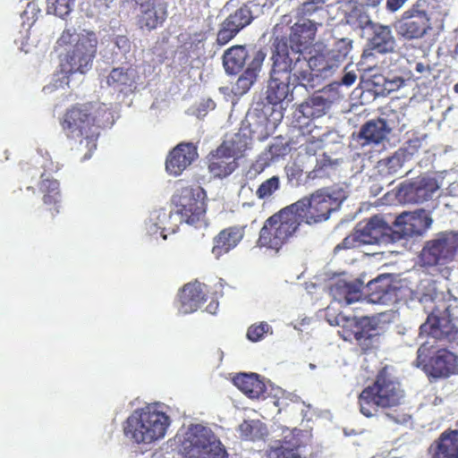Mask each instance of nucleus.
Masks as SVG:
<instances>
[{
  "label": "nucleus",
  "instance_id": "nucleus-62",
  "mask_svg": "<svg viewBox=\"0 0 458 458\" xmlns=\"http://www.w3.org/2000/svg\"><path fill=\"white\" fill-rule=\"evenodd\" d=\"M318 3H325L326 0H316Z\"/></svg>",
  "mask_w": 458,
  "mask_h": 458
},
{
  "label": "nucleus",
  "instance_id": "nucleus-19",
  "mask_svg": "<svg viewBox=\"0 0 458 458\" xmlns=\"http://www.w3.org/2000/svg\"><path fill=\"white\" fill-rule=\"evenodd\" d=\"M199 157L198 148L191 142H181L169 151L165 158V171L179 176Z\"/></svg>",
  "mask_w": 458,
  "mask_h": 458
},
{
  "label": "nucleus",
  "instance_id": "nucleus-26",
  "mask_svg": "<svg viewBox=\"0 0 458 458\" xmlns=\"http://www.w3.org/2000/svg\"><path fill=\"white\" fill-rule=\"evenodd\" d=\"M145 443L163 438L170 425V418L150 404L145 407Z\"/></svg>",
  "mask_w": 458,
  "mask_h": 458
},
{
  "label": "nucleus",
  "instance_id": "nucleus-58",
  "mask_svg": "<svg viewBox=\"0 0 458 458\" xmlns=\"http://www.w3.org/2000/svg\"><path fill=\"white\" fill-rule=\"evenodd\" d=\"M360 4L366 6H377L382 0H356Z\"/></svg>",
  "mask_w": 458,
  "mask_h": 458
},
{
  "label": "nucleus",
  "instance_id": "nucleus-11",
  "mask_svg": "<svg viewBox=\"0 0 458 458\" xmlns=\"http://www.w3.org/2000/svg\"><path fill=\"white\" fill-rule=\"evenodd\" d=\"M394 28L397 36L404 40L423 38L432 29L428 2L417 0L395 21Z\"/></svg>",
  "mask_w": 458,
  "mask_h": 458
},
{
  "label": "nucleus",
  "instance_id": "nucleus-48",
  "mask_svg": "<svg viewBox=\"0 0 458 458\" xmlns=\"http://www.w3.org/2000/svg\"><path fill=\"white\" fill-rule=\"evenodd\" d=\"M47 3L52 5L55 15L64 18L72 12L73 0H47Z\"/></svg>",
  "mask_w": 458,
  "mask_h": 458
},
{
  "label": "nucleus",
  "instance_id": "nucleus-39",
  "mask_svg": "<svg viewBox=\"0 0 458 458\" xmlns=\"http://www.w3.org/2000/svg\"><path fill=\"white\" fill-rule=\"evenodd\" d=\"M250 139L244 133H234L230 139L224 140L220 146L233 157L242 155L249 147Z\"/></svg>",
  "mask_w": 458,
  "mask_h": 458
},
{
  "label": "nucleus",
  "instance_id": "nucleus-41",
  "mask_svg": "<svg viewBox=\"0 0 458 458\" xmlns=\"http://www.w3.org/2000/svg\"><path fill=\"white\" fill-rule=\"evenodd\" d=\"M283 434V438L281 440L276 441L270 447L294 450L295 452H298L299 449L303 445L301 439L303 431L301 429L295 428L292 430L284 431Z\"/></svg>",
  "mask_w": 458,
  "mask_h": 458
},
{
  "label": "nucleus",
  "instance_id": "nucleus-43",
  "mask_svg": "<svg viewBox=\"0 0 458 458\" xmlns=\"http://www.w3.org/2000/svg\"><path fill=\"white\" fill-rule=\"evenodd\" d=\"M280 185L279 176L274 175L262 182L255 194L259 199H268L280 189Z\"/></svg>",
  "mask_w": 458,
  "mask_h": 458
},
{
  "label": "nucleus",
  "instance_id": "nucleus-8",
  "mask_svg": "<svg viewBox=\"0 0 458 458\" xmlns=\"http://www.w3.org/2000/svg\"><path fill=\"white\" fill-rule=\"evenodd\" d=\"M181 451L185 458H227L226 450L216 434L200 424L188 428Z\"/></svg>",
  "mask_w": 458,
  "mask_h": 458
},
{
  "label": "nucleus",
  "instance_id": "nucleus-18",
  "mask_svg": "<svg viewBox=\"0 0 458 458\" xmlns=\"http://www.w3.org/2000/svg\"><path fill=\"white\" fill-rule=\"evenodd\" d=\"M254 17L250 8L242 4L229 14L219 25L216 33V43L225 46L230 42L245 27L250 25Z\"/></svg>",
  "mask_w": 458,
  "mask_h": 458
},
{
  "label": "nucleus",
  "instance_id": "nucleus-28",
  "mask_svg": "<svg viewBox=\"0 0 458 458\" xmlns=\"http://www.w3.org/2000/svg\"><path fill=\"white\" fill-rule=\"evenodd\" d=\"M207 159L208 169L215 177L225 178L237 168L235 157L223 149L221 146L211 151Z\"/></svg>",
  "mask_w": 458,
  "mask_h": 458
},
{
  "label": "nucleus",
  "instance_id": "nucleus-2",
  "mask_svg": "<svg viewBox=\"0 0 458 458\" xmlns=\"http://www.w3.org/2000/svg\"><path fill=\"white\" fill-rule=\"evenodd\" d=\"M352 48V40L347 38L336 40L330 49L322 43H316L314 50L309 52L308 59L300 55L293 59L294 74L306 84V89H314L317 76H331L346 60Z\"/></svg>",
  "mask_w": 458,
  "mask_h": 458
},
{
  "label": "nucleus",
  "instance_id": "nucleus-44",
  "mask_svg": "<svg viewBox=\"0 0 458 458\" xmlns=\"http://www.w3.org/2000/svg\"><path fill=\"white\" fill-rule=\"evenodd\" d=\"M260 423L255 420H243L239 426V432L244 440L255 441L260 435Z\"/></svg>",
  "mask_w": 458,
  "mask_h": 458
},
{
  "label": "nucleus",
  "instance_id": "nucleus-23",
  "mask_svg": "<svg viewBox=\"0 0 458 458\" xmlns=\"http://www.w3.org/2000/svg\"><path fill=\"white\" fill-rule=\"evenodd\" d=\"M246 225H232L221 230L213 238L211 253L216 259H220L225 254L236 248L245 235Z\"/></svg>",
  "mask_w": 458,
  "mask_h": 458
},
{
  "label": "nucleus",
  "instance_id": "nucleus-59",
  "mask_svg": "<svg viewBox=\"0 0 458 458\" xmlns=\"http://www.w3.org/2000/svg\"><path fill=\"white\" fill-rule=\"evenodd\" d=\"M215 106H216V104L212 99L208 98L206 100L205 107L209 108V109H214Z\"/></svg>",
  "mask_w": 458,
  "mask_h": 458
},
{
  "label": "nucleus",
  "instance_id": "nucleus-13",
  "mask_svg": "<svg viewBox=\"0 0 458 458\" xmlns=\"http://www.w3.org/2000/svg\"><path fill=\"white\" fill-rule=\"evenodd\" d=\"M391 232L392 228L382 217L374 216L365 223H359L352 233L335 247L334 251L337 253L342 250L386 242Z\"/></svg>",
  "mask_w": 458,
  "mask_h": 458
},
{
  "label": "nucleus",
  "instance_id": "nucleus-31",
  "mask_svg": "<svg viewBox=\"0 0 458 458\" xmlns=\"http://www.w3.org/2000/svg\"><path fill=\"white\" fill-rule=\"evenodd\" d=\"M369 296L374 302H386L396 298L399 289L393 284L389 275H380L367 284Z\"/></svg>",
  "mask_w": 458,
  "mask_h": 458
},
{
  "label": "nucleus",
  "instance_id": "nucleus-1",
  "mask_svg": "<svg viewBox=\"0 0 458 458\" xmlns=\"http://www.w3.org/2000/svg\"><path fill=\"white\" fill-rule=\"evenodd\" d=\"M111 112L104 104L87 102L77 103L66 109L60 118L61 128L66 138L79 140L84 145L82 160L91 157L97 148L99 129L108 123Z\"/></svg>",
  "mask_w": 458,
  "mask_h": 458
},
{
  "label": "nucleus",
  "instance_id": "nucleus-10",
  "mask_svg": "<svg viewBox=\"0 0 458 458\" xmlns=\"http://www.w3.org/2000/svg\"><path fill=\"white\" fill-rule=\"evenodd\" d=\"M327 104L326 98L321 96L310 98L305 102L301 103L298 108V120L301 117L308 119V122L300 124L302 131L305 150L309 154H315L318 148H320L323 144L326 133L321 128L318 127L314 119L321 117L326 114Z\"/></svg>",
  "mask_w": 458,
  "mask_h": 458
},
{
  "label": "nucleus",
  "instance_id": "nucleus-63",
  "mask_svg": "<svg viewBox=\"0 0 458 458\" xmlns=\"http://www.w3.org/2000/svg\"><path fill=\"white\" fill-rule=\"evenodd\" d=\"M28 190H32L34 191V189L32 187H28Z\"/></svg>",
  "mask_w": 458,
  "mask_h": 458
},
{
  "label": "nucleus",
  "instance_id": "nucleus-14",
  "mask_svg": "<svg viewBox=\"0 0 458 458\" xmlns=\"http://www.w3.org/2000/svg\"><path fill=\"white\" fill-rule=\"evenodd\" d=\"M458 250V233L441 232L425 242L419 255L423 267L445 266L451 263Z\"/></svg>",
  "mask_w": 458,
  "mask_h": 458
},
{
  "label": "nucleus",
  "instance_id": "nucleus-64",
  "mask_svg": "<svg viewBox=\"0 0 458 458\" xmlns=\"http://www.w3.org/2000/svg\"><path fill=\"white\" fill-rule=\"evenodd\" d=\"M456 426H458V421L456 422Z\"/></svg>",
  "mask_w": 458,
  "mask_h": 458
},
{
  "label": "nucleus",
  "instance_id": "nucleus-56",
  "mask_svg": "<svg viewBox=\"0 0 458 458\" xmlns=\"http://www.w3.org/2000/svg\"><path fill=\"white\" fill-rule=\"evenodd\" d=\"M408 0H386V8L391 12L398 11Z\"/></svg>",
  "mask_w": 458,
  "mask_h": 458
},
{
  "label": "nucleus",
  "instance_id": "nucleus-16",
  "mask_svg": "<svg viewBox=\"0 0 458 458\" xmlns=\"http://www.w3.org/2000/svg\"><path fill=\"white\" fill-rule=\"evenodd\" d=\"M318 25L317 22L310 19L298 21L290 28L287 38H276L274 42L284 39L288 46L291 60H296L299 55L304 56L303 53L310 47H312L311 50H314Z\"/></svg>",
  "mask_w": 458,
  "mask_h": 458
},
{
  "label": "nucleus",
  "instance_id": "nucleus-30",
  "mask_svg": "<svg viewBox=\"0 0 458 458\" xmlns=\"http://www.w3.org/2000/svg\"><path fill=\"white\" fill-rule=\"evenodd\" d=\"M139 78L137 71L131 66L114 68L106 77L108 87L121 93L131 92L136 88Z\"/></svg>",
  "mask_w": 458,
  "mask_h": 458
},
{
  "label": "nucleus",
  "instance_id": "nucleus-52",
  "mask_svg": "<svg viewBox=\"0 0 458 458\" xmlns=\"http://www.w3.org/2000/svg\"><path fill=\"white\" fill-rule=\"evenodd\" d=\"M348 69H349V65H346L344 70V75L342 76L340 81H335V84H336L337 86H345V87H351L352 85L354 84V82L357 80L356 71H354V70L349 71Z\"/></svg>",
  "mask_w": 458,
  "mask_h": 458
},
{
  "label": "nucleus",
  "instance_id": "nucleus-47",
  "mask_svg": "<svg viewBox=\"0 0 458 458\" xmlns=\"http://www.w3.org/2000/svg\"><path fill=\"white\" fill-rule=\"evenodd\" d=\"M284 173L288 184L291 186H299L302 180L303 169L301 165L296 162L288 163L284 166Z\"/></svg>",
  "mask_w": 458,
  "mask_h": 458
},
{
  "label": "nucleus",
  "instance_id": "nucleus-36",
  "mask_svg": "<svg viewBox=\"0 0 458 458\" xmlns=\"http://www.w3.org/2000/svg\"><path fill=\"white\" fill-rule=\"evenodd\" d=\"M334 300L345 305L358 301L361 297L360 289L352 284L338 281L330 287Z\"/></svg>",
  "mask_w": 458,
  "mask_h": 458
},
{
  "label": "nucleus",
  "instance_id": "nucleus-24",
  "mask_svg": "<svg viewBox=\"0 0 458 458\" xmlns=\"http://www.w3.org/2000/svg\"><path fill=\"white\" fill-rule=\"evenodd\" d=\"M205 284L199 282L188 283L178 293L179 310L182 314H191L198 310L207 301Z\"/></svg>",
  "mask_w": 458,
  "mask_h": 458
},
{
  "label": "nucleus",
  "instance_id": "nucleus-38",
  "mask_svg": "<svg viewBox=\"0 0 458 458\" xmlns=\"http://www.w3.org/2000/svg\"><path fill=\"white\" fill-rule=\"evenodd\" d=\"M166 17L165 7L155 0H148L145 3V26L155 29L161 24Z\"/></svg>",
  "mask_w": 458,
  "mask_h": 458
},
{
  "label": "nucleus",
  "instance_id": "nucleus-35",
  "mask_svg": "<svg viewBox=\"0 0 458 458\" xmlns=\"http://www.w3.org/2000/svg\"><path fill=\"white\" fill-rule=\"evenodd\" d=\"M290 150L289 144L284 142L283 139H276L266 149L262 155L259 157L253 167L256 171L261 172L269 165L270 161L284 157Z\"/></svg>",
  "mask_w": 458,
  "mask_h": 458
},
{
  "label": "nucleus",
  "instance_id": "nucleus-49",
  "mask_svg": "<svg viewBox=\"0 0 458 458\" xmlns=\"http://www.w3.org/2000/svg\"><path fill=\"white\" fill-rule=\"evenodd\" d=\"M405 84V81L401 76H387L384 78L383 87L384 90L388 93L396 91Z\"/></svg>",
  "mask_w": 458,
  "mask_h": 458
},
{
  "label": "nucleus",
  "instance_id": "nucleus-40",
  "mask_svg": "<svg viewBox=\"0 0 458 458\" xmlns=\"http://www.w3.org/2000/svg\"><path fill=\"white\" fill-rule=\"evenodd\" d=\"M341 162V159H332L329 156L323 154L317 158L316 165L312 171L310 172L309 177L315 179L328 176L332 172L335 171Z\"/></svg>",
  "mask_w": 458,
  "mask_h": 458
},
{
  "label": "nucleus",
  "instance_id": "nucleus-50",
  "mask_svg": "<svg viewBox=\"0 0 458 458\" xmlns=\"http://www.w3.org/2000/svg\"><path fill=\"white\" fill-rule=\"evenodd\" d=\"M267 458H307L301 456L299 452L294 450L280 449L269 447L267 451Z\"/></svg>",
  "mask_w": 458,
  "mask_h": 458
},
{
  "label": "nucleus",
  "instance_id": "nucleus-3",
  "mask_svg": "<svg viewBox=\"0 0 458 458\" xmlns=\"http://www.w3.org/2000/svg\"><path fill=\"white\" fill-rule=\"evenodd\" d=\"M272 67L266 91L268 104L278 105L293 99V90L306 84L294 74V60H291L288 46L284 39H278L272 45Z\"/></svg>",
  "mask_w": 458,
  "mask_h": 458
},
{
  "label": "nucleus",
  "instance_id": "nucleus-55",
  "mask_svg": "<svg viewBox=\"0 0 458 458\" xmlns=\"http://www.w3.org/2000/svg\"><path fill=\"white\" fill-rule=\"evenodd\" d=\"M415 71L421 74L420 78H428L431 72L432 68L428 64H423L421 62H419L415 65Z\"/></svg>",
  "mask_w": 458,
  "mask_h": 458
},
{
  "label": "nucleus",
  "instance_id": "nucleus-6",
  "mask_svg": "<svg viewBox=\"0 0 458 458\" xmlns=\"http://www.w3.org/2000/svg\"><path fill=\"white\" fill-rule=\"evenodd\" d=\"M60 46L72 45V48L67 52L65 61L62 64V70L66 74L75 72L86 73L92 66L97 53L98 38L93 31H84L80 34L71 30H64L58 39Z\"/></svg>",
  "mask_w": 458,
  "mask_h": 458
},
{
  "label": "nucleus",
  "instance_id": "nucleus-37",
  "mask_svg": "<svg viewBox=\"0 0 458 458\" xmlns=\"http://www.w3.org/2000/svg\"><path fill=\"white\" fill-rule=\"evenodd\" d=\"M124 434L137 444L143 442V409L135 410L127 419Z\"/></svg>",
  "mask_w": 458,
  "mask_h": 458
},
{
  "label": "nucleus",
  "instance_id": "nucleus-25",
  "mask_svg": "<svg viewBox=\"0 0 458 458\" xmlns=\"http://www.w3.org/2000/svg\"><path fill=\"white\" fill-rule=\"evenodd\" d=\"M38 189L42 193L44 211L49 213L51 219H54L61 211L60 183L56 179L42 174Z\"/></svg>",
  "mask_w": 458,
  "mask_h": 458
},
{
  "label": "nucleus",
  "instance_id": "nucleus-21",
  "mask_svg": "<svg viewBox=\"0 0 458 458\" xmlns=\"http://www.w3.org/2000/svg\"><path fill=\"white\" fill-rule=\"evenodd\" d=\"M432 218L424 209L403 212L395 219L398 233L403 237L422 235L431 225Z\"/></svg>",
  "mask_w": 458,
  "mask_h": 458
},
{
  "label": "nucleus",
  "instance_id": "nucleus-45",
  "mask_svg": "<svg viewBox=\"0 0 458 458\" xmlns=\"http://www.w3.org/2000/svg\"><path fill=\"white\" fill-rule=\"evenodd\" d=\"M272 327L265 321L253 324L247 330V338L253 343L262 340L266 335L272 334Z\"/></svg>",
  "mask_w": 458,
  "mask_h": 458
},
{
  "label": "nucleus",
  "instance_id": "nucleus-5",
  "mask_svg": "<svg viewBox=\"0 0 458 458\" xmlns=\"http://www.w3.org/2000/svg\"><path fill=\"white\" fill-rule=\"evenodd\" d=\"M301 225L299 216L288 205L264 221L257 246L278 252L296 236Z\"/></svg>",
  "mask_w": 458,
  "mask_h": 458
},
{
  "label": "nucleus",
  "instance_id": "nucleus-12",
  "mask_svg": "<svg viewBox=\"0 0 458 458\" xmlns=\"http://www.w3.org/2000/svg\"><path fill=\"white\" fill-rule=\"evenodd\" d=\"M335 325L341 327L340 335L345 341L355 340L362 352L372 351L378 341L377 323L369 317H346L339 314L335 318Z\"/></svg>",
  "mask_w": 458,
  "mask_h": 458
},
{
  "label": "nucleus",
  "instance_id": "nucleus-51",
  "mask_svg": "<svg viewBox=\"0 0 458 458\" xmlns=\"http://www.w3.org/2000/svg\"><path fill=\"white\" fill-rule=\"evenodd\" d=\"M395 408H393L394 410L389 412H386V417L390 420L393 421L395 424L403 425L406 424L410 420L411 416L404 412L403 411L397 410Z\"/></svg>",
  "mask_w": 458,
  "mask_h": 458
},
{
  "label": "nucleus",
  "instance_id": "nucleus-29",
  "mask_svg": "<svg viewBox=\"0 0 458 458\" xmlns=\"http://www.w3.org/2000/svg\"><path fill=\"white\" fill-rule=\"evenodd\" d=\"M266 58V53L259 49L255 52L247 68L240 75L233 87L236 95H243L250 90L251 86L257 81L259 72L261 70L263 62Z\"/></svg>",
  "mask_w": 458,
  "mask_h": 458
},
{
  "label": "nucleus",
  "instance_id": "nucleus-42",
  "mask_svg": "<svg viewBox=\"0 0 458 458\" xmlns=\"http://www.w3.org/2000/svg\"><path fill=\"white\" fill-rule=\"evenodd\" d=\"M378 164L385 175H395L401 172L403 166V158L401 154L394 153L393 156L380 160Z\"/></svg>",
  "mask_w": 458,
  "mask_h": 458
},
{
  "label": "nucleus",
  "instance_id": "nucleus-34",
  "mask_svg": "<svg viewBox=\"0 0 458 458\" xmlns=\"http://www.w3.org/2000/svg\"><path fill=\"white\" fill-rule=\"evenodd\" d=\"M233 384L250 398H259L266 391L265 384L257 374H239L233 377Z\"/></svg>",
  "mask_w": 458,
  "mask_h": 458
},
{
  "label": "nucleus",
  "instance_id": "nucleus-27",
  "mask_svg": "<svg viewBox=\"0 0 458 458\" xmlns=\"http://www.w3.org/2000/svg\"><path fill=\"white\" fill-rule=\"evenodd\" d=\"M391 129L382 118L369 120L360 129L356 140L361 147L378 145L383 142Z\"/></svg>",
  "mask_w": 458,
  "mask_h": 458
},
{
  "label": "nucleus",
  "instance_id": "nucleus-17",
  "mask_svg": "<svg viewBox=\"0 0 458 458\" xmlns=\"http://www.w3.org/2000/svg\"><path fill=\"white\" fill-rule=\"evenodd\" d=\"M437 179L428 176H419L399 187L397 197L404 203L420 204L433 198L438 191Z\"/></svg>",
  "mask_w": 458,
  "mask_h": 458
},
{
  "label": "nucleus",
  "instance_id": "nucleus-54",
  "mask_svg": "<svg viewBox=\"0 0 458 458\" xmlns=\"http://www.w3.org/2000/svg\"><path fill=\"white\" fill-rule=\"evenodd\" d=\"M421 146H422V139H420L419 137H414V138L409 139L405 142V149L411 155L417 152L419 150V148H421Z\"/></svg>",
  "mask_w": 458,
  "mask_h": 458
},
{
  "label": "nucleus",
  "instance_id": "nucleus-46",
  "mask_svg": "<svg viewBox=\"0 0 458 458\" xmlns=\"http://www.w3.org/2000/svg\"><path fill=\"white\" fill-rule=\"evenodd\" d=\"M165 216V212L162 210H155L150 213L149 222L146 225V229L149 234H157V233L160 235L163 234L165 229L163 220Z\"/></svg>",
  "mask_w": 458,
  "mask_h": 458
},
{
  "label": "nucleus",
  "instance_id": "nucleus-4",
  "mask_svg": "<svg viewBox=\"0 0 458 458\" xmlns=\"http://www.w3.org/2000/svg\"><path fill=\"white\" fill-rule=\"evenodd\" d=\"M404 395L400 381L386 366L377 372L374 382L360 394V411L368 418L375 416L378 409L392 410L399 407Z\"/></svg>",
  "mask_w": 458,
  "mask_h": 458
},
{
  "label": "nucleus",
  "instance_id": "nucleus-53",
  "mask_svg": "<svg viewBox=\"0 0 458 458\" xmlns=\"http://www.w3.org/2000/svg\"><path fill=\"white\" fill-rule=\"evenodd\" d=\"M318 3L316 0L304 2L297 9L298 17L302 18L303 20L305 16L314 13L318 9Z\"/></svg>",
  "mask_w": 458,
  "mask_h": 458
},
{
  "label": "nucleus",
  "instance_id": "nucleus-32",
  "mask_svg": "<svg viewBox=\"0 0 458 458\" xmlns=\"http://www.w3.org/2000/svg\"><path fill=\"white\" fill-rule=\"evenodd\" d=\"M372 34L369 39V46L379 54H387L394 51L396 42L389 26L372 24Z\"/></svg>",
  "mask_w": 458,
  "mask_h": 458
},
{
  "label": "nucleus",
  "instance_id": "nucleus-60",
  "mask_svg": "<svg viewBox=\"0 0 458 458\" xmlns=\"http://www.w3.org/2000/svg\"><path fill=\"white\" fill-rule=\"evenodd\" d=\"M458 55V43L455 45L454 50H453V56L455 57Z\"/></svg>",
  "mask_w": 458,
  "mask_h": 458
},
{
  "label": "nucleus",
  "instance_id": "nucleus-33",
  "mask_svg": "<svg viewBox=\"0 0 458 458\" xmlns=\"http://www.w3.org/2000/svg\"><path fill=\"white\" fill-rule=\"evenodd\" d=\"M248 57L245 46L235 45L225 50L223 55V64L226 73H239L243 69Z\"/></svg>",
  "mask_w": 458,
  "mask_h": 458
},
{
  "label": "nucleus",
  "instance_id": "nucleus-9",
  "mask_svg": "<svg viewBox=\"0 0 458 458\" xmlns=\"http://www.w3.org/2000/svg\"><path fill=\"white\" fill-rule=\"evenodd\" d=\"M206 198L207 194L202 187L186 186L173 195L172 202L182 221L195 228H207L208 222L206 216Z\"/></svg>",
  "mask_w": 458,
  "mask_h": 458
},
{
  "label": "nucleus",
  "instance_id": "nucleus-7",
  "mask_svg": "<svg viewBox=\"0 0 458 458\" xmlns=\"http://www.w3.org/2000/svg\"><path fill=\"white\" fill-rule=\"evenodd\" d=\"M343 200L340 192L320 189L291 204V207L301 224L312 225L327 221L333 212L341 208Z\"/></svg>",
  "mask_w": 458,
  "mask_h": 458
},
{
  "label": "nucleus",
  "instance_id": "nucleus-20",
  "mask_svg": "<svg viewBox=\"0 0 458 458\" xmlns=\"http://www.w3.org/2000/svg\"><path fill=\"white\" fill-rule=\"evenodd\" d=\"M420 331L440 341H454L458 335V327L454 323L449 312H444L439 316L430 314L424 324L420 326Z\"/></svg>",
  "mask_w": 458,
  "mask_h": 458
},
{
  "label": "nucleus",
  "instance_id": "nucleus-57",
  "mask_svg": "<svg viewBox=\"0 0 458 458\" xmlns=\"http://www.w3.org/2000/svg\"><path fill=\"white\" fill-rule=\"evenodd\" d=\"M115 44L119 48L128 50L131 47L129 39L124 36H118L115 40Z\"/></svg>",
  "mask_w": 458,
  "mask_h": 458
},
{
  "label": "nucleus",
  "instance_id": "nucleus-22",
  "mask_svg": "<svg viewBox=\"0 0 458 458\" xmlns=\"http://www.w3.org/2000/svg\"><path fill=\"white\" fill-rule=\"evenodd\" d=\"M428 458H458V428L445 429L428 447Z\"/></svg>",
  "mask_w": 458,
  "mask_h": 458
},
{
  "label": "nucleus",
  "instance_id": "nucleus-61",
  "mask_svg": "<svg viewBox=\"0 0 458 458\" xmlns=\"http://www.w3.org/2000/svg\"><path fill=\"white\" fill-rule=\"evenodd\" d=\"M454 90L455 93L458 94V82L456 84H454Z\"/></svg>",
  "mask_w": 458,
  "mask_h": 458
},
{
  "label": "nucleus",
  "instance_id": "nucleus-15",
  "mask_svg": "<svg viewBox=\"0 0 458 458\" xmlns=\"http://www.w3.org/2000/svg\"><path fill=\"white\" fill-rule=\"evenodd\" d=\"M425 352V348H419L417 361L429 377L447 378L458 373V355L454 352L441 348L428 356Z\"/></svg>",
  "mask_w": 458,
  "mask_h": 458
}]
</instances>
